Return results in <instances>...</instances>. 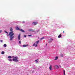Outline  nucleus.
<instances>
[{
    "instance_id": "1",
    "label": "nucleus",
    "mask_w": 75,
    "mask_h": 75,
    "mask_svg": "<svg viewBox=\"0 0 75 75\" xmlns=\"http://www.w3.org/2000/svg\"><path fill=\"white\" fill-rule=\"evenodd\" d=\"M10 31L9 34V35H10V40H13V38L14 37V36H13V35H14V33H13V29L11 28H10Z\"/></svg>"
},
{
    "instance_id": "2",
    "label": "nucleus",
    "mask_w": 75,
    "mask_h": 75,
    "mask_svg": "<svg viewBox=\"0 0 75 75\" xmlns=\"http://www.w3.org/2000/svg\"><path fill=\"white\" fill-rule=\"evenodd\" d=\"M13 60L14 62H18V57H15L13 59Z\"/></svg>"
},
{
    "instance_id": "3",
    "label": "nucleus",
    "mask_w": 75,
    "mask_h": 75,
    "mask_svg": "<svg viewBox=\"0 0 75 75\" xmlns=\"http://www.w3.org/2000/svg\"><path fill=\"white\" fill-rule=\"evenodd\" d=\"M53 41V39L52 38H50V40L49 41V43H51V42H52V41Z\"/></svg>"
},
{
    "instance_id": "4",
    "label": "nucleus",
    "mask_w": 75,
    "mask_h": 75,
    "mask_svg": "<svg viewBox=\"0 0 75 75\" xmlns=\"http://www.w3.org/2000/svg\"><path fill=\"white\" fill-rule=\"evenodd\" d=\"M38 23L37 22H33V24H34V25H37V24H38Z\"/></svg>"
},
{
    "instance_id": "5",
    "label": "nucleus",
    "mask_w": 75,
    "mask_h": 75,
    "mask_svg": "<svg viewBox=\"0 0 75 75\" xmlns=\"http://www.w3.org/2000/svg\"><path fill=\"white\" fill-rule=\"evenodd\" d=\"M29 31H32V32H35V31L33 30L32 29H29L28 30Z\"/></svg>"
},
{
    "instance_id": "6",
    "label": "nucleus",
    "mask_w": 75,
    "mask_h": 75,
    "mask_svg": "<svg viewBox=\"0 0 75 75\" xmlns=\"http://www.w3.org/2000/svg\"><path fill=\"white\" fill-rule=\"evenodd\" d=\"M33 46H34L35 47H37V44L34 43L33 45Z\"/></svg>"
},
{
    "instance_id": "7",
    "label": "nucleus",
    "mask_w": 75,
    "mask_h": 75,
    "mask_svg": "<svg viewBox=\"0 0 75 75\" xmlns=\"http://www.w3.org/2000/svg\"><path fill=\"white\" fill-rule=\"evenodd\" d=\"M18 40H20V34H19L18 36Z\"/></svg>"
},
{
    "instance_id": "8",
    "label": "nucleus",
    "mask_w": 75,
    "mask_h": 75,
    "mask_svg": "<svg viewBox=\"0 0 75 75\" xmlns=\"http://www.w3.org/2000/svg\"><path fill=\"white\" fill-rule=\"evenodd\" d=\"M27 46H28V45H23V47H27Z\"/></svg>"
},
{
    "instance_id": "9",
    "label": "nucleus",
    "mask_w": 75,
    "mask_h": 75,
    "mask_svg": "<svg viewBox=\"0 0 75 75\" xmlns=\"http://www.w3.org/2000/svg\"><path fill=\"white\" fill-rule=\"evenodd\" d=\"M50 70H52V66L50 65L49 67Z\"/></svg>"
},
{
    "instance_id": "10",
    "label": "nucleus",
    "mask_w": 75,
    "mask_h": 75,
    "mask_svg": "<svg viewBox=\"0 0 75 75\" xmlns=\"http://www.w3.org/2000/svg\"><path fill=\"white\" fill-rule=\"evenodd\" d=\"M60 56L61 57H64V55H63V54H60Z\"/></svg>"
},
{
    "instance_id": "11",
    "label": "nucleus",
    "mask_w": 75,
    "mask_h": 75,
    "mask_svg": "<svg viewBox=\"0 0 75 75\" xmlns=\"http://www.w3.org/2000/svg\"><path fill=\"white\" fill-rule=\"evenodd\" d=\"M20 31L23 33H24V32H25V31L22 29L20 30Z\"/></svg>"
},
{
    "instance_id": "12",
    "label": "nucleus",
    "mask_w": 75,
    "mask_h": 75,
    "mask_svg": "<svg viewBox=\"0 0 75 75\" xmlns=\"http://www.w3.org/2000/svg\"><path fill=\"white\" fill-rule=\"evenodd\" d=\"M62 37V35L61 34L59 35L58 36V38H60V37Z\"/></svg>"
},
{
    "instance_id": "13",
    "label": "nucleus",
    "mask_w": 75,
    "mask_h": 75,
    "mask_svg": "<svg viewBox=\"0 0 75 75\" xmlns=\"http://www.w3.org/2000/svg\"><path fill=\"white\" fill-rule=\"evenodd\" d=\"M8 61H11V62H12V61H13V59H8Z\"/></svg>"
},
{
    "instance_id": "14",
    "label": "nucleus",
    "mask_w": 75,
    "mask_h": 75,
    "mask_svg": "<svg viewBox=\"0 0 75 75\" xmlns=\"http://www.w3.org/2000/svg\"><path fill=\"white\" fill-rule=\"evenodd\" d=\"M58 58V57H56L55 59H54V60H57V59Z\"/></svg>"
},
{
    "instance_id": "15",
    "label": "nucleus",
    "mask_w": 75,
    "mask_h": 75,
    "mask_svg": "<svg viewBox=\"0 0 75 75\" xmlns=\"http://www.w3.org/2000/svg\"><path fill=\"white\" fill-rule=\"evenodd\" d=\"M12 58V57H11V56H8V58H9L10 59V58Z\"/></svg>"
},
{
    "instance_id": "16",
    "label": "nucleus",
    "mask_w": 75,
    "mask_h": 75,
    "mask_svg": "<svg viewBox=\"0 0 75 75\" xmlns=\"http://www.w3.org/2000/svg\"><path fill=\"white\" fill-rule=\"evenodd\" d=\"M4 47H7V45H6V44H4Z\"/></svg>"
},
{
    "instance_id": "17",
    "label": "nucleus",
    "mask_w": 75,
    "mask_h": 75,
    "mask_svg": "<svg viewBox=\"0 0 75 75\" xmlns=\"http://www.w3.org/2000/svg\"><path fill=\"white\" fill-rule=\"evenodd\" d=\"M39 40H38V41H36V42H35V43H36V44H38V43H39Z\"/></svg>"
},
{
    "instance_id": "18",
    "label": "nucleus",
    "mask_w": 75,
    "mask_h": 75,
    "mask_svg": "<svg viewBox=\"0 0 75 75\" xmlns=\"http://www.w3.org/2000/svg\"><path fill=\"white\" fill-rule=\"evenodd\" d=\"M38 60V59H37L36 60H35V61H36V63H38V61H37Z\"/></svg>"
},
{
    "instance_id": "19",
    "label": "nucleus",
    "mask_w": 75,
    "mask_h": 75,
    "mask_svg": "<svg viewBox=\"0 0 75 75\" xmlns=\"http://www.w3.org/2000/svg\"><path fill=\"white\" fill-rule=\"evenodd\" d=\"M1 54H4V51H2L1 53Z\"/></svg>"
},
{
    "instance_id": "20",
    "label": "nucleus",
    "mask_w": 75,
    "mask_h": 75,
    "mask_svg": "<svg viewBox=\"0 0 75 75\" xmlns=\"http://www.w3.org/2000/svg\"><path fill=\"white\" fill-rule=\"evenodd\" d=\"M16 30H20V29L18 28V27H17L16 28Z\"/></svg>"
},
{
    "instance_id": "21",
    "label": "nucleus",
    "mask_w": 75,
    "mask_h": 75,
    "mask_svg": "<svg viewBox=\"0 0 75 75\" xmlns=\"http://www.w3.org/2000/svg\"><path fill=\"white\" fill-rule=\"evenodd\" d=\"M64 75H65V70H64Z\"/></svg>"
},
{
    "instance_id": "22",
    "label": "nucleus",
    "mask_w": 75,
    "mask_h": 75,
    "mask_svg": "<svg viewBox=\"0 0 75 75\" xmlns=\"http://www.w3.org/2000/svg\"><path fill=\"white\" fill-rule=\"evenodd\" d=\"M19 43L20 44H21V41H19Z\"/></svg>"
},
{
    "instance_id": "23",
    "label": "nucleus",
    "mask_w": 75,
    "mask_h": 75,
    "mask_svg": "<svg viewBox=\"0 0 75 75\" xmlns=\"http://www.w3.org/2000/svg\"><path fill=\"white\" fill-rule=\"evenodd\" d=\"M4 32H5V33H6V34H8V32H6V31L5 30Z\"/></svg>"
},
{
    "instance_id": "24",
    "label": "nucleus",
    "mask_w": 75,
    "mask_h": 75,
    "mask_svg": "<svg viewBox=\"0 0 75 75\" xmlns=\"http://www.w3.org/2000/svg\"><path fill=\"white\" fill-rule=\"evenodd\" d=\"M32 36V35H28V36L29 37H31V36Z\"/></svg>"
},
{
    "instance_id": "25",
    "label": "nucleus",
    "mask_w": 75,
    "mask_h": 75,
    "mask_svg": "<svg viewBox=\"0 0 75 75\" xmlns=\"http://www.w3.org/2000/svg\"><path fill=\"white\" fill-rule=\"evenodd\" d=\"M44 38H42L40 39V40H42V39H44Z\"/></svg>"
},
{
    "instance_id": "26",
    "label": "nucleus",
    "mask_w": 75,
    "mask_h": 75,
    "mask_svg": "<svg viewBox=\"0 0 75 75\" xmlns=\"http://www.w3.org/2000/svg\"><path fill=\"white\" fill-rule=\"evenodd\" d=\"M1 32H2V30H0V33H1Z\"/></svg>"
},
{
    "instance_id": "27",
    "label": "nucleus",
    "mask_w": 75,
    "mask_h": 75,
    "mask_svg": "<svg viewBox=\"0 0 75 75\" xmlns=\"http://www.w3.org/2000/svg\"><path fill=\"white\" fill-rule=\"evenodd\" d=\"M0 41H1V42H3V40H0Z\"/></svg>"
},
{
    "instance_id": "28",
    "label": "nucleus",
    "mask_w": 75,
    "mask_h": 75,
    "mask_svg": "<svg viewBox=\"0 0 75 75\" xmlns=\"http://www.w3.org/2000/svg\"><path fill=\"white\" fill-rule=\"evenodd\" d=\"M24 37H26V35H24Z\"/></svg>"
},
{
    "instance_id": "29",
    "label": "nucleus",
    "mask_w": 75,
    "mask_h": 75,
    "mask_svg": "<svg viewBox=\"0 0 75 75\" xmlns=\"http://www.w3.org/2000/svg\"><path fill=\"white\" fill-rule=\"evenodd\" d=\"M23 23H25V22L23 21Z\"/></svg>"
},
{
    "instance_id": "30",
    "label": "nucleus",
    "mask_w": 75,
    "mask_h": 75,
    "mask_svg": "<svg viewBox=\"0 0 75 75\" xmlns=\"http://www.w3.org/2000/svg\"><path fill=\"white\" fill-rule=\"evenodd\" d=\"M12 58H14V57L13 56V57H12Z\"/></svg>"
},
{
    "instance_id": "31",
    "label": "nucleus",
    "mask_w": 75,
    "mask_h": 75,
    "mask_svg": "<svg viewBox=\"0 0 75 75\" xmlns=\"http://www.w3.org/2000/svg\"><path fill=\"white\" fill-rule=\"evenodd\" d=\"M60 67L61 68V65H60Z\"/></svg>"
},
{
    "instance_id": "32",
    "label": "nucleus",
    "mask_w": 75,
    "mask_h": 75,
    "mask_svg": "<svg viewBox=\"0 0 75 75\" xmlns=\"http://www.w3.org/2000/svg\"><path fill=\"white\" fill-rule=\"evenodd\" d=\"M56 66L57 67H58V66L56 65Z\"/></svg>"
},
{
    "instance_id": "33",
    "label": "nucleus",
    "mask_w": 75,
    "mask_h": 75,
    "mask_svg": "<svg viewBox=\"0 0 75 75\" xmlns=\"http://www.w3.org/2000/svg\"><path fill=\"white\" fill-rule=\"evenodd\" d=\"M64 32H65L64 31H63V33H64Z\"/></svg>"
}]
</instances>
